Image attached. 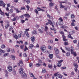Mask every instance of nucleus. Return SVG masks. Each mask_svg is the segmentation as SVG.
Returning a JSON list of instances; mask_svg holds the SVG:
<instances>
[{"instance_id": "1", "label": "nucleus", "mask_w": 79, "mask_h": 79, "mask_svg": "<svg viewBox=\"0 0 79 79\" xmlns=\"http://www.w3.org/2000/svg\"><path fill=\"white\" fill-rule=\"evenodd\" d=\"M19 73L20 74H22L21 76L23 78L27 77V75L25 73H24L23 68H20L19 69Z\"/></svg>"}, {"instance_id": "2", "label": "nucleus", "mask_w": 79, "mask_h": 79, "mask_svg": "<svg viewBox=\"0 0 79 79\" xmlns=\"http://www.w3.org/2000/svg\"><path fill=\"white\" fill-rule=\"evenodd\" d=\"M59 72H57L56 73H55L54 75L56 76H56L58 77V78H60V79H61L62 77H63V76L61 75V74L59 73Z\"/></svg>"}, {"instance_id": "3", "label": "nucleus", "mask_w": 79, "mask_h": 79, "mask_svg": "<svg viewBox=\"0 0 79 79\" xmlns=\"http://www.w3.org/2000/svg\"><path fill=\"white\" fill-rule=\"evenodd\" d=\"M41 50L43 52H46V47L45 46H43L41 47Z\"/></svg>"}, {"instance_id": "4", "label": "nucleus", "mask_w": 79, "mask_h": 79, "mask_svg": "<svg viewBox=\"0 0 79 79\" xmlns=\"http://www.w3.org/2000/svg\"><path fill=\"white\" fill-rule=\"evenodd\" d=\"M7 70L8 71H9V72H11V71H13L12 67L10 65L8 66L7 67Z\"/></svg>"}, {"instance_id": "5", "label": "nucleus", "mask_w": 79, "mask_h": 79, "mask_svg": "<svg viewBox=\"0 0 79 79\" xmlns=\"http://www.w3.org/2000/svg\"><path fill=\"white\" fill-rule=\"evenodd\" d=\"M6 5L5 3H4L2 1L0 0V6H2L3 7H5V6Z\"/></svg>"}, {"instance_id": "6", "label": "nucleus", "mask_w": 79, "mask_h": 79, "mask_svg": "<svg viewBox=\"0 0 79 79\" xmlns=\"http://www.w3.org/2000/svg\"><path fill=\"white\" fill-rule=\"evenodd\" d=\"M31 39L33 44H34V41H35V37L34 36H32L31 38Z\"/></svg>"}, {"instance_id": "7", "label": "nucleus", "mask_w": 79, "mask_h": 79, "mask_svg": "<svg viewBox=\"0 0 79 79\" xmlns=\"http://www.w3.org/2000/svg\"><path fill=\"white\" fill-rule=\"evenodd\" d=\"M55 52L56 54V56L57 57V58H60V57L59 56L57 55H58V54L59 53H60V51H59V50H58L57 51Z\"/></svg>"}, {"instance_id": "8", "label": "nucleus", "mask_w": 79, "mask_h": 79, "mask_svg": "<svg viewBox=\"0 0 79 79\" xmlns=\"http://www.w3.org/2000/svg\"><path fill=\"white\" fill-rule=\"evenodd\" d=\"M24 16H25L26 18H29L30 17V15L29 14L26 13L23 15Z\"/></svg>"}, {"instance_id": "9", "label": "nucleus", "mask_w": 79, "mask_h": 79, "mask_svg": "<svg viewBox=\"0 0 79 79\" xmlns=\"http://www.w3.org/2000/svg\"><path fill=\"white\" fill-rule=\"evenodd\" d=\"M65 49L66 50H67L68 52H70V51H71V49H70V48H69V47H65Z\"/></svg>"}, {"instance_id": "10", "label": "nucleus", "mask_w": 79, "mask_h": 79, "mask_svg": "<svg viewBox=\"0 0 79 79\" xmlns=\"http://www.w3.org/2000/svg\"><path fill=\"white\" fill-rule=\"evenodd\" d=\"M34 45L33 44H30L29 48L30 49H32L34 47Z\"/></svg>"}, {"instance_id": "11", "label": "nucleus", "mask_w": 79, "mask_h": 79, "mask_svg": "<svg viewBox=\"0 0 79 79\" xmlns=\"http://www.w3.org/2000/svg\"><path fill=\"white\" fill-rule=\"evenodd\" d=\"M72 32V31H70L69 32V35H68V37L69 38H70V39H73V37L72 36H71V35H70V34Z\"/></svg>"}, {"instance_id": "12", "label": "nucleus", "mask_w": 79, "mask_h": 79, "mask_svg": "<svg viewBox=\"0 0 79 79\" xmlns=\"http://www.w3.org/2000/svg\"><path fill=\"white\" fill-rule=\"evenodd\" d=\"M5 52H6L5 51L0 49V55H2V53H5Z\"/></svg>"}, {"instance_id": "13", "label": "nucleus", "mask_w": 79, "mask_h": 79, "mask_svg": "<svg viewBox=\"0 0 79 79\" xmlns=\"http://www.w3.org/2000/svg\"><path fill=\"white\" fill-rule=\"evenodd\" d=\"M62 37H63V40L64 41H66V40H67V39H65L66 36L63 35H62Z\"/></svg>"}, {"instance_id": "14", "label": "nucleus", "mask_w": 79, "mask_h": 79, "mask_svg": "<svg viewBox=\"0 0 79 79\" xmlns=\"http://www.w3.org/2000/svg\"><path fill=\"white\" fill-rule=\"evenodd\" d=\"M13 35L15 39H18V36L16 35L13 34Z\"/></svg>"}, {"instance_id": "15", "label": "nucleus", "mask_w": 79, "mask_h": 79, "mask_svg": "<svg viewBox=\"0 0 79 79\" xmlns=\"http://www.w3.org/2000/svg\"><path fill=\"white\" fill-rule=\"evenodd\" d=\"M47 17H48L49 18V19H52V16L51 15H49V14H47Z\"/></svg>"}, {"instance_id": "16", "label": "nucleus", "mask_w": 79, "mask_h": 79, "mask_svg": "<svg viewBox=\"0 0 79 79\" xmlns=\"http://www.w3.org/2000/svg\"><path fill=\"white\" fill-rule=\"evenodd\" d=\"M47 71L46 70V69H42V73H46Z\"/></svg>"}, {"instance_id": "17", "label": "nucleus", "mask_w": 79, "mask_h": 79, "mask_svg": "<svg viewBox=\"0 0 79 79\" xmlns=\"http://www.w3.org/2000/svg\"><path fill=\"white\" fill-rule=\"evenodd\" d=\"M15 10H16L17 13H21V11L18 10V8H15Z\"/></svg>"}, {"instance_id": "18", "label": "nucleus", "mask_w": 79, "mask_h": 79, "mask_svg": "<svg viewBox=\"0 0 79 79\" xmlns=\"http://www.w3.org/2000/svg\"><path fill=\"white\" fill-rule=\"evenodd\" d=\"M10 56L11 58H12L13 60H15V58H16L15 56L13 55H11Z\"/></svg>"}, {"instance_id": "19", "label": "nucleus", "mask_w": 79, "mask_h": 79, "mask_svg": "<svg viewBox=\"0 0 79 79\" xmlns=\"http://www.w3.org/2000/svg\"><path fill=\"white\" fill-rule=\"evenodd\" d=\"M75 15L73 14H72L71 15V18L72 19H74V18H75Z\"/></svg>"}, {"instance_id": "20", "label": "nucleus", "mask_w": 79, "mask_h": 79, "mask_svg": "<svg viewBox=\"0 0 79 79\" xmlns=\"http://www.w3.org/2000/svg\"><path fill=\"white\" fill-rule=\"evenodd\" d=\"M32 33L33 35L37 34V31L35 30H34L32 32Z\"/></svg>"}, {"instance_id": "21", "label": "nucleus", "mask_w": 79, "mask_h": 79, "mask_svg": "<svg viewBox=\"0 0 79 79\" xmlns=\"http://www.w3.org/2000/svg\"><path fill=\"white\" fill-rule=\"evenodd\" d=\"M48 22L49 23L50 25H52V24L53 23H52V22L51 21V20H48Z\"/></svg>"}, {"instance_id": "22", "label": "nucleus", "mask_w": 79, "mask_h": 79, "mask_svg": "<svg viewBox=\"0 0 79 79\" xmlns=\"http://www.w3.org/2000/svg\"><path fill=\"white\" fill-rule=\"evenodd\" d=\"M48 67L49 68H50V69H52V64H49L48 65Z\"/></svg>"}, {"instance_id": "23", "label": "nucleus", "mask_w": 79, "mask_h": 79, "mask_svg": "<svg viewBox=\"0 0 79 79\" xmlns=\"http://www.w3.org/2000/svg\"><path fill=\"white\" fill-rule=\"evenodd\" d=\"M13 12V10L12 9H11L9 11V13L11 14Z\"/></svg>"}, {"instance_id": "24", "label": "nucleus", "mask_w": 79, "mask_h": 79, "mask_svg": "<svg viewBox=\"0 0 79 79\" xmlns=\"http://www.w3.org/2000/svg\"><path fill=\"white\" fill-rule=\"evenodd\" d=\"M49 56L50 59H52V58H53V54H49Z\"/></svg>"}, {"instance_id": "25", "label": "nucleus", "mask_w": 79, "mask_h": 79, "mask_svg": "<svg viewBox=\"0 0 79 79\" xmlns=\"http://www.w3.org/2000/svg\"><path fill=\"white\" fill-rule=\"evenodd\" d=\"M25 48H24L23 50H24V52L26 51V50H28V48H27V46H25Z\"/></svg>"}, {"instance_id": "26", "label": "nucleus", "mask_w": 79, "mask_h": 79, "mask_svg": "<svg viewBox=\"0 0 79 79\" xmlns=\"http://www.w3.org/2000/svg\"><path fill=\"white\" fill-rule=\"evenodd\" d=\"M36 66L37 67H39V66H41V64L39 63H37L36 64Z\"/></svg>"}, {"instance_id": "27", "label": "nucleus", "mask_w": 79, "mask_h": 79, "mask_svg": "<svg viewBox=\"0 0 79 79\" xmlns=\"http://www.w3.org/2000/svg\"><path fill=\"white\" fill-rule=\"evenodd\" d=\"M48 48L50 50H53V49L52 48V47L50 45H49L48 46Z\"/></svg>"}, {"instance_id": "28", "label": "nucleus", "mask_w": 79, "mask_h": 79, "mask_svg": "<svg viewBox=\"0 0 79 79\" xmlns=\"http://www.w3.org/2000/svg\"><path fill=\"white\" fill-rule=\"evenodd\" d=\"M1 48H5V45L3 44H2L1 46Z\"/></svg>"}, {"instance_id": "29", "label": "nucleus", "mask_w": 79, "mask_h": 79, "mask_svg": "<svg viewBox=\"0 0 79 79\" xmlns=\"http://www.w3.org/2000/svg\"><path fill=\"white\" fill-rule=\"evenodd\" d=\"M65 7V6H64V5H63L62 4H60V8H64Z\"/></svg>"}, {"instance_id": "30", "label": "nucleus", "mask_w": 79, "mask_h": 79, "mask_svg": "<svg viewBox=\"0 0 79 79\" xmlns=\"http://www.w3.org/2000/svg\"><path fill=\"white\" fill-rule=\"evenodd\" d=\"M29 31V29H26L25 31V33H27V32H28L27 31Z\"/></svg>"}, {"instance_id": "31", "label": "nucleus", "mask_w": 79, "mask_h": 79, "mask_svg": "<svg viewBox=\"0 0 79 79\" xmlns=\"http://www.w3.org/2000/svg\"><path fill=\"white\" fill-rule=\"evenodd\" d=\"M48 43L49 44H52V43H53V40H49L48 41Z\"/></svg>"}, {"instance_id": "32", "label": "nucleus", "mask_w": 79, "mask_h": 79, "mask_svg": "<svg viewBox=\"0 0 79 79\" xmlns=\"http://www.w3.org/2000/svg\"><path fill=\"white\" fill-rule=\"evenodd\" d=\"M58 63L57 64V65L58 67H60L61 65V63Z\"/></svg>"}, {"instance_id": "33", "label": "nucleus", "mask_w": 79, "mask_h": 79, "mask_svg": "<svg viewBox=\"0 0 79 79\" xmlns=\"http://www.w3.org/2000/svg\"><path fill=\"white\" fill-rule=\"evenodd\" d=\"M38 31H39V32H40V33H42V32H43V31L41 30V29H38Z\"/></svg>"}, {"instance_id": "34", "label": "nucleus", "mask_w": 79, "mask_h": 79, "mask_svg": "<svg viewBox=\"0 0 79 79\" xmlns=\"http://www.w3.org/2000/svg\"><path fill=\"white\" fill-rule=\"evenodd\" d=\"M67 2H68V1H65V2H60V3L61 4L62 3H67Z\"/></svg>"}, {"instance_id": "35", "label": "nucleus", "mask_w": 79, "mask_h": 79, "mask_svg": "<svg viewBox=\"0 0 79 79\" xmlns=\"http://www.w3.org/2000/svg\"><path fill=\"white\" fill-rule=\"evenodd\" d=\"M34 11L36 14H39V12H38V10H37V9H35Z\"/></svg>"}, {"instance_id": "36", "label": "nucleus", "mask_w": 79, "mask_h": 79, "mask_svg": "<svg viewBox=\"0 0 79 79\" xmlns=\"http://www.w3.org/2000/svg\"><path fill=\"white\" fill-rule=\"evenodd\" d=\"M9 26H10L9 24H7L6 25L5 27V29H7V27H9Z\"/></svg>"}, {"instance_id": "37", "label": "nucleus", "mask_w": 79, "mask_h": 79, "mask_svg": "<svg viewBox=\"0 0 79 79\" xmlns=\"http://www.w3.org/2000/svg\"><path fill=\"white\" fill-rule=\"evenodd\" d=\"M70 55V52H67L66 53V56H69Z\"/></svg>"}, {"instance_id": "38", "label": "nucleus", "mask_w": 79, "mask_h": 79, "mask_svg": "<svg viewBox=\"0 0 79 79\" xmlns=\"http://www.w3.org/2000/svg\"><path fill=\"white\" fill-rule=\"evenodd\" d=\"M53 3H52V2H51V3H49V6H50V7H52V6H53Z\"/></svg>"}, {"instance_id": "39", "label": "nucleus", "mask_w": 79, "mask_h": 79, "mask_svg": "<svg viewBox=\"0 0 79 79\" xmlns=\"http://www.w3.org/2000/svg\"><path fill=\"white\" fill-rule=\"evenodd\" d=\"M23 57H27V55L26 54V53H24L23 55Z\"/></svg>"}, {"instance_id": "40", "label": "nucleus", "mask_w": 79, "mask_h": 79, "mask_svg": "<svg viewBox=\"0 0 79 79\" xmlns=\"http://www.w3.org/2000/svg\"><path fill=\"white\" fill-rule=\"evenodd\" d=\"M25 33L27 37H29V35L28 34V32Z\"/></svg>"}, {"instance_id": "41", "label": "nucleus", "mask_w": 79, "mask_h": 79, "mask_svg": "<svg viewBox=\"0 0 79 79\" xmlns=\"http://www.w3.org/2000/svg\"><path fill=\"white\" fill-rule=\"evenodd\" d=\"M73 42L74 44H77V40H73Z\"/></svg>"}, {"instance_id": "42", "label": "nucleus", "mask_w": 79, "mask_h": 79, "mask_svg": "<svg viewBox=\"0 0 79 79\" xmlns=\"http://www.w3.org/2000/svg\"><path fill=\"white\" fill-rule=\"evenodd\" d=\"M12 20L13 21H16V18L14 17V19H12Z\"/></svg>"}, {"instance_id": "43", "label": "nucleus", "mask_w": 79, "mask_h": 79, "mask_svg": "<svg viewBox=\"0 0 79 79\" xmlns=\"http://www.w3.org/2000/svg\"><path fill=\"white\" fill-rule=\"evenodd\" d=\"M74 48L72 46L71 48V51H74Z\"/></svg>"}, {"instance_id": "44", "label": "nucleus", "mask_w": 79, "mask_h": 79, "mask_svg": "<svg viewBox=\"0 0 79 79\" xmlns=\"http://www.w3.org/2000/svg\"><path fill=\"white\" fill-rule=\"evenodd\" d=\"M20 47L21 49H23V48H24V45H21L20 46Z\"/></svg>"}, {"instance_id": "45", "label": "nucleus", "mask_w": 79, "mask_h": 79, "mask_svg": "<svg viewBox=\"0 0 79 79\" xmlns=\"http://www.w3.org/2000/svg\"><path fill=\"white\" fill-rule=\"evenodd\" d=\"M8 55V53H5L3 55L4 56H7Z\"/></svg>"}, {"instance_id": "46", "label": "nucleus", "mask_w": 79, "mask_h": 79, "mask_svg": "<svg viewBox=\"0 0 79 79\" xmlns=\"http://www.w3.org/2000/svg\"><path fill=\"white\" fill-rule=\"evenodd\" d=\"M26 7L27 8V10H29V9L30 8V7H29V5H27L26 6Z\"/></svg>"}, {"instance_id": "47", "label": "nucleus", "mask_w": 79, "mask_h": 79, "mask_svg": "<svg viewBox=\"0 0 79 79\" xmlns=\"http://www.w3.org/2000/svg\"><path fill=\"white\" fill-rule=\"evenodd\" d=\"M59 50L57 48H54V50L55 51V52H56L57 51H58Z\"/></svg>"}, {"instance_id": "48", "label": "nucleus", "mask_w": 79, "mask_h": 79, "mask_svg": "<svg viewBox=\"0 0 79 79\" xmlns=\"http://www.w3.org/2000/svg\"><path fill=\"white\" fill-rule=\"evenodd\" d=\"M51 30H52V31H56V29L55 28H50Z\"/></svg>"}, {"instance_id": "49", "label": "nucleus", "mask_w": 79, "mask_h": 79, "mask_svg": "<svg viewBox=\"0 0 79 79\" xmlns=\"http://www.w3.org/2000/svg\"><path fill=\"white\" fill-rule=\"evenodd\" d=\"M5 14L7 16H9V15H10L9 13H5Z\"/></svg>"}, {"instance_id": "50", "label": "nucleus", "mask_w": 79, "mask_h": 79, "mask_svg": "<svg viewBox=\"0 0 79 79\" xmlns=\"http://www.w3.org/2000/svg\"><path fill=\"white\" fill-rule=\"evenodd\" d=\"M30 75L31 77H34V75L33 74H32L31 73H30Z\"/></svg>"}, {"instance_id": "51", "label": "nucleus", "mask_w": 79, "mask_h": 79, "mask_svg": "<svg viewBox=\"0 0 79 79\" xmlns=\"http://www.w3.org/2000/svg\"><path fill=\"white\" fill-rule=\"evenodd\" d=\"M5 76L6 77H7L8 76V72H6L5 73Z\"/></svg>"}, {"instance_id": "52", "label": "nucleus", "mask_w": 79, "mask_h": 79, "mask_svg": "<svg viewBox=\"0 0 79 79\" xmlns=\"http://www.w3.org/2000/svg\"><path fill=\"white\" fill-rule=\"evenodd\" d=\"M7 51L8 52H10L11 51V50H10V48H8L7 49Z\"/></svg>"}, {"instance_id": "53", "label": "nucleus", "mask_w": 79, "mask_h": 79, "mask_svg": "<svg viewBox=\"0 0 79 79\" xmlns=\"http://www.w3.org/2000/svg\"><path fill=\"white\" fill-rule=\"evenodd\" d=\"M59 24L60 25H62V24H63V22L62 21L59 22Z\"/></svg>"}, {"instance_id": "54", "label": "nucleus", "mask_w": 79, "mask_h": 79, "mask_svg": "<svg viewBox=\"0 0 79 79\" xmlns=\"http://www.w3.org/2000/svg\"><path fill=\"white\" fill-rule=\"evenodd\" d=\"M30 1L29 0H27L26 1V2L27 4H29V3H30Z\"/></svg>"}, {"instance_id": "55", "label": "nucleus", "mask_w": 79, "mask_h": 79, "mask_svg": "<svg viewBox=\"0 0 79 79\" xmlns=\"http://www.w3.org/2000/svg\"><path fill=\"white\" fill-rule=\"evenodd\" d=\"M38 61H39V62L40 63H42V60H40V59H39Z\"/></svg>"}, {"instance_id": "56", "label": "nucleus", "mask_w": 79, "mask_h": 79, "mask_svg": "<svg viewBox=\"0 0 79 79\" xmlns=\"http://www.w3.org/2000/svg\"><path fill=\"white\" fill-rule=\"evenodd\" d=\"M20 10H26V8L25 7H22L20 9Z\"/></svg>"}, {"instance_id": "57", "label": "nucleus", "mask_w": 79, "mask_h": 79, "mask_svg": "<svg viewBox=\"0 0 79 79\" xmlns=\"http://www.w3.org/2000/svg\"><path fill=\"white\" fill-rule=\"evenodd\" d=\"M32 66V64H29V67L31 68Z\"/></svg>"}, {"instance_id": "58", "label": "nucleus", "mask_w": 79, "mask_h": 79, "mask_svg": "<svg viewBox=\"0 0 79 79\" xmlns=\"http://www.w3.org/2000/svg\"><path fill=\"white\" fill-rule=\"evenodd\" d=\"M45 31H47V30H48V27H47V26H45Z\"/></svg>"}, {"instance_id": "59", "label": "nucleus", "mask_w": 79, "mask_h": 79, "mask_svg": "<svg viewBox=\"0 0 79 79\" xmlns=\"http://www.w3.org/2000/svg\"><path fill=\"white\" fill-rule=\"evenodd\" d=\"M19 63L21 64H23V62L22 60H20Z\"/></svg>"}, {"instance_id": "60", "label": "nucleus", "mask_w": 79, "mask_h": 79, "mask_svg": "<svg viewBox=\"0 0 79 79\" xmlns=\"http://www.w3.org/2000/svg\"><path fill=\"white\" fill-rule=\"evenodd\" d=\"M63 60H61L60 61H58V63H61V62H63Z\"/></svg>"}, {"instance_id": "61", "label": "nucleus", "mask_w": 79, "mask_h": 79, "mask_svg": "<svg viewBox=\"0 0 79 79\" xmlns=\"http://www.w3.org/2000/svg\"><path fill=\"white\" fill-rule=\"evenodd\" d=\"M1 14L3 16H4L5 15V14L2 11V12H1Z\"/></svg>"}, {"instance_id": "62", "label": "nucleus", "mask_w": 79, "mask_h": 79, "mask_svg": "<svg viewBox=\"0 0 79 79\" xmlns=\"http://www.w3.org/2000/svg\"><path fill=\"white\" fill-rule=\"evenodd\" d=\"M75 24H74V22H72L71 23V26H74Z\"/></svg>"}, {"instance_id": "63", "label": "nucleus", "mask_w": 79, "mask_h": 79, "mask_svg": "<svg viewBox=\"0 0 79 79\" xmlns=\"http://www.w3.org/2000/svg\"><path fill=\"white\" fill-rule=\"evenodd\" d=\"M10 3L9 4H7V7H10Z\"/></svg>"}, {"instance_id": "64", "label": "nucleus", "mask_w": 79, "mask_h": 79, "mask_svg": "<svg viewBox=\"0 0 79 79\" xmlns=\"http://www.w3.org/2000/svg\"><path fill=\"white\" fill-rule=\"evenodd\" d=\"M60 34H64V32H63L62 31H60Z\"/></svg>"}]
</instances>
